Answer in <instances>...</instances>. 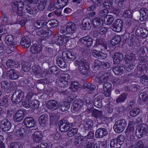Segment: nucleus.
Wrapping results in <instances>:
<instances>
[{
  "instance_id": "obj_1",
  "label": "nucleus",
  "mask_w": 148,
  "mask_h": 148,
  "mask_svg": "<svg viewBox=\"0 0 148 148\" xmlns=\"http://www.w3.org/2000/svg\"><path fill=\"white\" fill-rule=\"evenodd\" d=\"M76 65L78 66V69L80 73L84 75L88 74L89 68L88 62L83 58H79L75 61Z\"/></svg>"
},
{
  "instance_id": "obj_2",
  "label": "nucleus",
  "mask_w": 148,
  "mask_h": 148,
  "mask_svg": "<svg viewBox=\"0 0 148 148\" xmlns=\"http://www.w3.org/2000/svg\"><path fill=\"white\" fill-rule=\"evenodd\" d=\"M76 30L75 24L74 23L70 22L67 23L66 25V27H62L60 32L64 35H72L75 33Z\"/></svg>"
},
{
  "instance_id": "obj_3",
  "label": "nucleus",
  "mask_w": 148,
  "mask_h": 148,
  "mask_svg": "<svg viewBox=\"0 0 148 148\" xmlns=\"http://www.w3.org/2000/svg\"><path fill=\"white\" fill-rule=\"evenodd\" d=\"M58 124L59 130L61 132L64 133L68 132L73 124V123L69 122L65 118L59 120Z\"/></svg>"
},
{
  "instance_id": "obj_4",
  "label": "nucleus",
  "mask_w": 148,
  "mask_h": 148,
  "mask_svg": "<svg viewBox=\"0 0 148 148\" xmlns=\"http://www.w3.org/2000/svg\"><path fill=\"white\" fill-rule=\"evenodd\" d=\"M11 5L13 10H16V13L18 16H23L24 14L23 11L24 5L23 2L14 1L11 3Z\"/></svg>"
},
{
  "instance_id": "obj_5",
  "label": "nucleus",
  "mask_w": 148,
  "mask_h": 148,
  "mask_svg": "<svg viewBox=\"0 0 148 148\" xmlns=\"http://www.w3.org/2000/svg\"><path fill=\"white\" fill-rule=\"evenodd\" d=\"M96 76L98 78L99 83L100 84L106 83L110 80L111 77L109 72L103 71L97 73Z\"/></svg>"
},
{
  "instance_id": "obj_6",
  "label": "nucleus",
  "mask_w": 148,
  "mask_h": 148,
  "mask_svg": "<svg viewBox=\"0 0 148 148\" xmlns=\"http://www.w3.org/2000/svg\"><path fill=\"white\" fill-rule=\"evenodd\" d=\"M127 122L125 119H121L115 122L113 128L116 132L119 133L124 131L127 126Z\"/></svg>"
},
{
  "instance_id": "obj_7",
  "label": "nucleus",
  "mask_w": 148,
  "mask_h": 148,
  "mask_svg": "<svg viewBox=\"0 0 148 148\" xmlns=\"http://www.w3.org/2000/svg\"><path fill=\"white\" fill-rule=\"evenodd\" d=\"M24 97V94L21 90H18L13 92L11 99L14 103H18L23 101Z\"/></svg>"
},
{
  "instance_id": "obj_8",
  "label": "nucleus",
  "mask_w": 148,
  "mask_h": 148,
  "mask_svg": "<svg viewBox=\"0 0 148 148\" xmlns=\"http://www.w3.org/2000/svg\"><path fill=\"white\" fill-rule=\"evenodd\" d=\"M124 140L123 135L119 136L116 138H113L111 140L110 143V147L111 148H120Z\"/></svg>"
},
{
  "instance_id": "obj_9",
  "label": "nucleus",
  "mask_w": 148,
  "mask_h": 148,
  "mask_svg": "<svg viewBox=\"0 0 148 148\" xmlns=\"http://www.w3.org/2000/svg\"><path fill=\"white\" fill-rule=\"evenodd\" d=\"M70 78V76L68 74H63L61 75L60 79H57L56 82L59 86L66 87L68 86V81Z\"/></svg>"
},
{
  "instance_id": "obj_10",
  "label": "nucleus",
  "mask_w": 148,
  "mask_h": 148,
  "mask_svg": "<svg viewBox=\"0 0 148 148\" xmlns=\"http://www.w3.org/2000/svg\"><path fill=\"white\" fill-rule=\"evenodd\" d=\"M32 71L34 75L38 78L43 77L46 75L44 71L37 64H34L33 65Z\"/></svg>"
},
{
  "instance_id": "obj_11",
  "label": "nucleus",
  "mask_w": 148,
  "mask_h": 148,
  "mask_svg": "<svg viewBox=\"0 0 148 148\" xmlns=\"http://www.w3.org/2000/svg\"><path fill=\"white\" fill-rule=\"evenodd\" d=\"M148 129L147 125L145 124H142L136 128V134L139 138H140L147 133Z\"/></svg>"
},
{
  "instance_id": "obj_12",
  "label": "nucleus",
  "mask_w": 148,
  "mask_h": 148,
  "mask_svg": "<svg viewBox=\"0 0 148 148\" xmlns=\"http://www.w3.org/2000/svg\"><path fill=\"white\" fill-rule=\"evenodd\" d=\"M123 21L120 19H118L114 21V22L111 27L112 30L116 32H120L122 29Z\"/></svg>"
},
{
  "instance_id": "obj_13",
  "label": "nucleus",
  "mask_w": 148,
  "mask_h": 148,
  "mask_svg": "<svg viewBox=\"0 0 148 148\" xmlns=\"http://www.w3.org/2000/svg\"><path fill=\"white\" fill-rule=\"evenodd\" d=\"M93 40L90 37L86 36L79 39V41L86 47L89 48L92 45Z\"/></svg>"
},
{
  "instance_id": "obj_14",
  "label": "nucleus",
  "mask_w": 148,
  "mask_h": 148,
  "mask_svg": "<svg viewBox=\"0 0 148 148\" xmlns=\"http://www.w3.org/2000/svg\"><path fill=\"white\" fill-rule=\"evenodd\" d=\"M99 45L102 46L104 49L106 50V51L109 52L110 48L108 47L107 43L104 39L99 38L96 39L95 43L94 44L93 47H97Z\"/></svg>"
},
{
  "instance_id": "obj_15",
  "label": "nucleus",
  "mask_w": 148,
  "mask_h": 148,
  "mask_svg": "<svg viewBox=\"0 0 148 148\" xmlns=\"http://www.w3.org/2000/svg\"><path fill=\"white\" fill-rule=\"evenodd\" d=\"M53 50L51 48L48 47H45L43 52L39 54L41 59H44L47 57H51L53 56Z\"/></svg>"
},
{
  "instance_id": "obj_16",
  "label": "nucleus",
  "mask_w": 148,
  "mask_h": 148,
  "mask_svg": "<svg viewBox=\"0 0 148 148\" xmlns=\"http://www.w3.org/2000/svg\"><path fill=\"white\" fill-rule=\"evenodd\" d=\"M10 122L7 119H4L0 122V128L4 132L9 131L11 127Z\"/></svg>"
},
{
  "instance_id": "obj_17",
  "label": "nucleus",
  "mask_w": 148,
  "mask_h": 148,
  "mask_svg": "<svg viewBox=\"0 0 148 148\" xmlns=\"http://www.w3.org/2000/svg\"><path fill=\"white\" fill-rule=\"evenodd\" d=\"M92 21L89 18H84L82 22V29L83 30H89L92 26Z\"/></svg>"
},
{
  "instance_id": "obj_18",
  "label": "nucleus",
  "mask_w": 148,
  "mask_h": 148,
  "mask_svg": "<svg viewBox=\"0 0 148 148\" xmlns=\"http://www.w3.org/2000/svg\"><path fill=\"white\" fill-rule=\"evenodd\" d=\"M107 130L104 128H100L98 129L95 132V136L96 138H102L108 134Z\"/></svg>"
},
{
  "instance_id": "obj_19",
  "label": "nucleus",
  "mask_w": 148,
  "mask_h": 148,
  "mask_svg": "<svg viewBox=\"0 0 148 148\" xmlns=\"http://www.w3.org/2000/svg\"><path fill=\"white\" fill-rule=\"evenodd\" d=\"M24 125L27 127H34L36 125V122L33 118L31 117H27L23 120Z\"/></svg>"
},
{
  "instance_id": "obj_20",
  "label": "nucleus",
  "mask_w": 148,
  "mask_h": 148,
  "mask_svg": "<svg viewBox=\"0 0 148 148\" xmlns=\"http://www.w3.org/2000/svg\"><path fill=\"white\" fill-rule=\"evenodd\" d=\"M47 107L52 111L57 110L58 107L59 105L57 102L54 100H51L46 103Z\"/></svg>"
},
{
  "instance_id": "obj_21",
  "label": "nucleus",
  "mask_w": 148,
  "mask_h": 148,
  "mask_svg": "<svg viewBox=\"0 0 148 148\" xmlns=\"http://www.w3.org/2000/svg\"><path fill=\"white\" fill-rule=\"evenodd\" d=\"M136 34L138 36H140L145 38L147 37L148 35V31L145 28L139 27L136 30Z\"/></svg>"
},
{
  "instance_id": "obj_22",
  "label": "nucleus",
  "mask_w": 148,
  "mask_h": 148,
  "mask_svg": "<svg viewBox=\"0 0 148 148\" xmlns=\"http://www.w3.org/2000/svg\"><path fill=\"white\" fill-rule=\"evenodd\" d=\"M92 21L93 26L96 28H100L103 26V19L99 17L94 18Z\"/></svg>"
},
{
  "instance_id": "obj_23",
  "label": "nucleus",
  "mask_w": 148,
  "mask_h": 148,
  "mask_svg": "<svg viewBox=\"0 0 148 148\" xmlns=\"http://www.w3.org/2000/svg\"><path fill=\"white\" fill-rule=\"evenodd\" d=\"M140 14V20L142 21H145L147 19L148 16V11L145 8L140 9L139 10Z\"/></svg>"
},
{
  "instance_id": "obj_24",
  "label": "nucleus",
  "mask_w": 148,
  "mask_h": 148,
  "mask_svg": "<svg viewBox=\"0 0 148 148\" xmlns=\"http://www.w3.org/2000/svg\"><path fill=\"white\" fill-rule=\"evenodd\" d=\"M6 75L9 79L12 80H16L19 77L17 72L14 70L12 69L6 71Z\"/></svg>"
},
{
  "instance_id": "obj_25",
  "label": "nucleus",
  "mask_w": 148,
  "mask_h": 148,
  "mask_svg": "<svg viewBox=\"0 0 148 148\" xmlns=\"http://www.w3.org/2000/svg\"><path fill=\"white\" fill-rule=\"evenodd\" d=\"M62 55L64 58H66L68 60H73L76 58V55L74 53L68 50L66 52H63Z\"/></svg>"
},
{
  "instance_id": "obj_26",
  "label": "nucleus",
  "mask_w": 148,
  "mask_h": 148,
  "mask_svg": "<svg viewBox=\"0 0 148 148\" xmlns=\"http://www.w3.org/2000/svg\"><path fill=\"white\" fill-rule=\"evenodd\" d=\"M24 113L22 110H20L16 112L14 116V119L15 122H20L24 117Z\"/></svg>"
},
{
  "instance_id": "obj_27",
  "label": "nucleus",
  "mask_w": 148,
  "mask_h": 148,
  "mask_svg": "<svg viewBox=\"0 0 148 148\" xmlns=\"http://www.w3.org/2000/svg\"><path fill=\"white\" fill-rule=\"evenodd\" d=\"M112 58L114 64H119L122 61L123 59V54L120 52H116L113 56Z\"/></svg>"
},
{
  "instance_id": "obj_28",
  "label": "nucleus",
  "mask_w": 148,
  "mask_h": 148,
  "mask_svg": "<svg viewBox=\"0 0 148 148\" xmlns=\"http://www.w3.org/2000/svg\"><path fill=\"white\" fill-rule=\"evenodd\" d=\"M126 63L127 64L134 63L136 60L135 54L130 53L129 55H126L125 57Z\"/></svg>"
},
{
  "instance_id": "obj_29",
  "label": "nucleus",
  "mask_w": 148,
  "mask_h": 148,
  "mask_svg": "<svg viewBox=\"0 0 148 148\" xmlns=\"http://www.w3.org/2000/svg\"><path fill=\"white\" fill-rule=\"evenodd\" d=\"M30 51L34 54L38 53L42 51V46L38 42L34 44L31 47Z\"/></svg>"
},
{
  "instance_id": "obj_30",
  "label": "nucleus",
  "mask_w": 148,
  "mask_h": 148,
  "mask_svg": "<svg viewBox=\"0 0 148 148\" xmlns=\"http://www.w3.org/2000/svg\"><path fill=\"white\" fill-rule=\"evenodd\" d=\"M31 40L30 38L27 36L23 37L21 39L20 44L24 48L29 47L31 45Z\"/></svg>"
},
{
  "instance_id": "obj_31",
  "label": "nucleus",
  "mask_w": 148,
  "mask_h": 148,
  "mask_svg": "<svg viewBox=\"0 0 148 148\" xmlns=\"http://www.w3.org/2000/svg\"><path fill=\"white\" fill-rule=\"evenodd\" d=\"M48 115L46 114L40 116L38 119L40 125L42 127L45 126L48 123Z\"/></svg>"
},
{
  "instance_id": "obj_32",
  "label": "nucleus",
  "mask_w": 148,
  "mask_h": 148,
  "mask_svg": "<svg viewBox=\"0 0 148 148\" xmlns=\"http://www.w3.org/2000/svg\"><path fill=\"white\" fill-rule=\"evenodd\" d=\"M52 34L51 30L48 29H41L38 30L36 32L37 35L41 37H47L50 36Z\"/></svg>"
},
{
  "instance_id": "obj_33",
  "label": "nucleus",
  "mask_w": 148,
  "mask_h": 148,
  "mask_svg": "<svg viewBox=\"0 0 148 148\" xmlns=\"http://www.w3.org/2000/svg\"><path fill=\"white\" fill-rule=\"evenodd\" d=\"M33 140L36 143L40 142L42 140V136L40 132L36 131L32 134Z\"/></svg>"
},
{
  "instance_id": "obj_34",
  "label": "nucleus",
  "mask_w": 148,
  "mask_h": 148,
  "mask_svg": "<svg viewBox=\"0 0 148 148\" xmlns=\"http://www.w3.org/2000/svg\"><path fill=\"white\" fill-rule=\"evenodd\" d=\"M103 99V97L101 95H99L95 98L93 102L94 106L96 108H100L102 106V100Z\"/></svg>"
},
{
  "instance_id": "obj_35",
  "label": "nucleus",
  "mask_w": 148,
  "mask_h": 148,
  "mask_svg": "<svg viewBox=\"0 0 148 148\" xmlns=\"http://www.w3.org/2000/svg\"><path fill=\"white\" fill-rule=\"evenodd\" d=\"M69 40L68 37L64 35L58 36L57 39V43L60 45H64Z\"/></svg>"
},
{
  "instance_id": "obj_36",
  "label": "nucleus",
  "mask_w": 148,
  "mask_h": 148,
  "mask_svg": "<svg viewBox=\"0 0 148 148\" xmlns=\"http://www.w3.org/2000/svg\"><path fill=\"white\" fill-rule=\"evenodd\" d=\"M84 124V128L85 130H90L93 125V122L91 119H87L85 120Z\"/></svg>"
},
{
  "instance_id": "obj_37",
  "label": "nucleus",
  "mask_w": 148,
  "mask_h": 148,
  "mask_svg": "<svg viewBox=\"0 0 148 148\" xmlns=\"http://www.w3.org/2000/svg\"><path fill=\"white\" fill-rule=\"evenodd\" d=\"M26 9L27 12L30 14H35L38 12L36 7L31 5H27Z\"/></svg>"
},
{
  "instance_id": "obj_38",
  "label": "nucleus",
  "mask_w": 148,
  "mask_h": 148,
  "mask_svg": "<svg viewBox=\"0 0 148 148\" xmlns=\"http://www.w3.org/2000/svg\"><path fill=\"white\" fill-rule=\"evenodd\" d=\"M121 40V36L120 35H116L114 36L110 41V43L113 46L120 44Z\"/></svg>"
},
{
  "instance_id": "obj_39",
  "label": "nucleus",
  "mask_w": 148,
  "mask_h": 148,
  "mask_svg": "<svg viewBox=\"0 0 148 148\" xmlns=\"http://www.w3.org/2000/svg\"><path fill=\"white\" fill-rule=\"evenodd\" d=\"M127 95V93H123L121 94L116 99V103L118 104L124 102L126 99Z\"/></svg>"
},
{
  "instance_id": "obj_40",
  "label": "nucleus",
  "mask_w": 148,
  "mask_h": 148,
  "mask_svg": "<svg viewBox=\"0 0 148 148\" xmlns=\"http://www.w3.org/2000/svg\"><path fill=\"white\" fill-rule=\"evenodd\" d=\"M137 52L138 54L140 56L144 57L148 56V51L147 48L145 47H142L137 51Z\"/></svg>"
},
{
  "instance_id": "obj_41",
  "label": "nucleus",
  "mask_w": 148,
  "mask_h": 148,
  "mask_svg": "<svg viewBox=\"0 0 148 148\" xmlns=\"http://www.w3.org/2000/svg\"><path fill=\"white\" fill-rule=\"evenodd\" d=\"M124 69L125 68L123 66H115L113 68L112 70L115 74L121 75L123 73Z\"/></svg>"
},
{
  "instance_id": "obj_42",
  "label": "nucleus",
  "mask_w": 148,
  "mask_h": 148,
  "mask_svg": "<svg viewBox=\"0 0 148 148\" xmlns=\"http://www.w3.org/2000/svg\"><path fill=\"white\" fill-rule=\"evenodd\" d=\"M48 71L51 74L56 75L59 74L61 70L56 66H53L49 68Z\"/></svg>"
},
{
  "instance_id": "obj_43",
  "label": "nucleus",
  "mask_w": 148,
  "mask_h": 148,
  "mask_svg": "<svg viewBox=\"0 0 148 148\" xmlns=\"http://www.w3.org/2000/svg\"><path fill=\"white\" fill-rule=\"evenodd\" d=\"M5 40L8 45H14L16 44L14 41L13 36L12 35L7 36L5 38Z\"/></svg>"
},
{
  "instance_id": "obj_44",
  "label": "nucleus",
  "mask_w": 148,
  "mask_h": 148,
  "mask_svg": "<svg viewBox=\"0 0 148 148\" xmlns=\"http://www.w3.org/2000/svg\"><path fill=\"white\" fill-rule=\"evenodd\" d=\"M70 107V103L64 101L60 104L59 106V109L62 112H65L69 110Z\"/></svg>"
},
{
  "instance_id": "obj_45",
  "label": "nucleus",
  "mask_w": 148,
  "mask_h": 148,
  "mask_svg": "<svg viewBox=\"0 0 148 148\" xmlns=\"http://www.w3.org/2000/svg\"><path fill=\"white\" fill-rule=\"evenodd\" d=\"M56 61L57 65L61 68H65L67 66L66 62L62 58H58Z\"/></svg>"
},
{
  "instance_id": "obj_46",
  "label": "nucleus",
  "mask_w": 148,
  "mask_h": 148,
  "mask_svg": "<svg viewBox=\"0 0 148 148\" xmlns=\"http://www.w3.org/2000/svg\"><path fill=\"white\" fill-rule=\"evenodd\" d=\"M18 16L17 20L13 24L17 23L19 24L21 26H24L26 22V19L23 17V16Z\"/></svg>"
},
{
  "instance_id": "obj_47",
  "label": "nucleus",
  "mask_w": 148,
  "mask_h": 148,
  "mask_svg": "<svg viewBox=\"0 0 148 148\" xmlns=\"http://www.w3.org/2000/svg\"><path fill=\"white\" fill-rule=\"evenodd\" d=\"M68 0H58L57 2L56 8H62L67 4Z\"/></svg>"
},
{
  "instance_id": "obj_48",
  "label": "nucleus",
  "mask_w": 148,
  "mask_h": 148,
  "mask_svg": "<svg viewBox=\"0 0 148 148\" xmlns=\"http://www.w3.org/2000/svg\"><path fill=\"white\" fill-rule=\"evenodd\" d=\"M102 112L101 111L94 109L92 112L91 116L97 119L102 116Z\"/></svg>"
},
{
  "instance_id": "obj_49",
  "label": "nucleus",
  "mask_w": 148,
  "mask_h": 148,
  "mask_svg": "<svg viewBox=\"0 0 148 148\" xmlns=\"http://www.w3.org/2000/svg\"><path fill=\"white\" fill-rule=\"evenodd\" d=\"M37 7L38 9L40 11L43 10L45 8L46 5L45 0H39L38 1Z\"/></svg>"
},
{
  "instance_id": "obj_50",
  "label": "nucleus",
  "mask_w": 148,
  "mask_h": 148,
  "mask_svg": "<svg viewBox=\"0 0 148 148\" xmlns=\"http://www.w3.org/2000/svg\"><path fill=\"white\" fill-rule=\"evenodd\" d=\"M58 24V21L55 19H52L47 22V28H51L56 27Z\"/></svg>"
},
{
  "instance_id": "obj_51",
  "label": "nucleus",
  "mask_w": 148,
  "mask_h": 148,
  "mask_svg": "<svg viewBox=\"0 0 148 148\" xmlns=\"http://www.w3.org/2000/svg\"><path fill=\"white\" fill-rule=\"evenodd\" d=\"M83 89L87 88L88 89V92L90 93L92 91L95 90L96 88V87L94 85L90 83H86L83 86Z\"/></svg>"
},
{
  "instance_id": "obj_52",
  "label": "nucleus",
  "mask_w": 148,
  "mask_h": 148,
  "mask_svg": "<svg viewBox=\"0 0 148 148\" xmlns=\"http://www.w3.org/2000/svg\"><path fill=\"white\" fill-rule=\"evenodd\" d=\"M30 108L32 110L38 108L39 106V102L36 100H30Z\"/></svg>"
},
{
  "instance_id": "obj_53",
  "label": "nucleus",
  "mask_w": 148,
  "mask_h": 148,
  "mask_svg": "<svg viewBox=\"0 0 148 148\" xmlns=\"http://www.w3.org/2000/svg\"><path fill=\"white\" fill-rule=\"evenodd\" d=\"M21 65L22 69L24 71L27 72L30 70L31 67L30 64L25 61H23L21 63Z\"/></svg>"
},
{
  "instance_id": "obj_54",
  "label": "nucleus",
  "mask_w": 148,
  "mask_h": 148,
  "mask_svg": "<svg viewBox=\"0 0 148 148\" xmlns=\"http://www.w3.org/2000/svg\"><path fill=\"white\" fill-rule=\"evenodd\" d=\"M114 20V18L112 15H108L104 18L105 23L106 25H110L113 23Z\"/></svg>"
},
{
  "instance_id": "obj_55",
  "label": "nucleus",
  "mask_w": 148,
  "mask_h": 148,
  "mask_svg": "<svg viewBox=\"0 0 148 148\" xmlns=\"http://www.w3.org/2000/svg\"><path fill=\"white\" fill-rule=\"evenodd\" d=\"M25 86L29 90H32L34 89V85L31 81L28 79H25L24 81Z\"/></svg>"
},
{
  "instance_id": "obj_56",
  "label": "nucleus",
  "mask_w": 148,
  "mask_h": 148,
  "mask_svg": "<svg viewBox=\"0 0 148 148\" xmlns=\"http://www.w3.org/2000/svg\"><path fill=\"white\" fill-rule=\"evenodd\" d=\"M140 111V109L139 108H134L130 112L129 114L131 116L134 117L139 113Z\"/></svg>"
},
{
  "instance_id": "obj_57",
  "label": "nucleus",
  "mask_w": 148,
  "mask_h": 148,
  "mask_svg": "<svg viewBox=\"0 0 148 148\" xmlns=\"http://www.w3.org/2000/svg\"><path fill=\"white\" fill-rule=\"evenodd\" d=\"M123 16L125 18L127 19H132V14L130 10H125Z\"/></svg>"
},
{
  "instance_id": "obj_58",
  "label": "nucleus",
  "mask_w": 148,
  "mask_h": 148,
  "mask_svg": "<svg viewBox=\"0 0 148 148\" xmlns=\"http://www.w3.org/2000/svg\"><path fill=\"white\" fill-rule=\"evenodd\" d=\"M26 127H21L19 130L20 136L21 138H23L26 135L28 132H29V131L27 130Z\"/></svg>"
},
{
  "instance_id": "obj_59",
  "label": "nucleus",
  "mask_w": 148,
  "mask_h": 148,
  "mask_svg": "<svg viewBox=\"0 0 148 148\" xmlns=\"http://www.w3.org/2000/svg\"><path fill=\"white\" fill-rule=\"evenodd\" d=\"M139 97L140 100L145 101L148 99V92L147 91L141 92L140 94Z\"/></svg>"
},
{
  "instance_id": "obj_60",
  "label": "nucleus",
  "mask_w": 148,
  "mask_h": 148,
  "mask_svg": "<svg viewBox=\"0 0 148 148\" xmlns=\"http://www.w3.org/2000/svg\"><path fill=\"white\" fill-rule=\"evenodd\" d=\"M79 87V85L77 82H72L71 83L70 86L71 90L75 92L77 91Z\"/></svg>"
},
{
  "instance_id": "obj_61",
  "label": "nucleus",
  "mask_w": 148,
  "mask_h": 148,
  "mask_svg": "<svg viewBox=\"0 0 148 148\" xmlns=\"http://www.w3.org/2000/svg\"><path fill=\"white\" fill-rule=\"evenodd\" d=\"M86 148H101L100 145L92 142H88L86 143Z\"/></svg>"
},
{
  "instance_id": "obj_62",
  "label": "nucleus",
  "mask_w": 148,
  "mask_h": 148,
  "mask_svg": "<svg viewBox=\"0 0 148 148\" xmlns=\"http://www.w3.org/2000/svg\"><path fill=\"white\" fill-rule=\"evenodd\" d=\"M113 4V1L112 0H107L104 3L103 6L106 8V9L108 8L111 9L114 6L112 5Z\"/></svg>"
},
{
  "instance_id": "obj_63",
  "label": "nucleus",
  "mask_w": 148,
  "mask_h": 148,
  "mask_svg": "<svg viewBox=\"0 0 148 148\" xmlns=\"http://www.w3.org/2000/svg\"><path fill=\"white\" fill-rule=\"evenodd\" d=\"M78 130V129L77 128H72L68 132L67 135L69 137H72L77 133Z\"/></svg>"
},
{
  "instance_id": "obj_64",
  "label": "nucleus",
  "mask_w": 148,
  "mask_h": 148,
  "mask_svg": "<svg viewBox=\"0 0 148 148\" xmlns=\"http://www.w3.org/2000/svg\"><path fill=\"white\" fill-rule=\"evenodd\" d=\"M36 24L37 27L40 28L45 25L47 26V22L45 20H39L37 21Z\"/></svg>"
}]
</instances>
